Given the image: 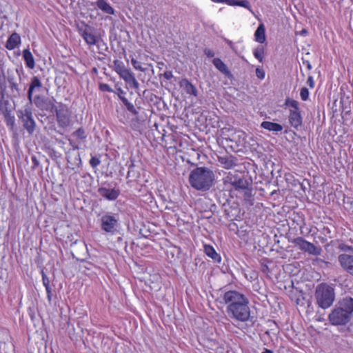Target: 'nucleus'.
I'll return each mask as SVG.
<instances>
[{"instance_id":"nucleus-30","label":"nucleus","mask_w":353,"mask_h":353,"mask_svg":"<svg viewBox=\"0 0 353 353\" xmlns=\"http://www.w3.org/2000/svg\"><path fill=\"white\" fill-rule=\"evenodd\" d=\"M119 99L121 100L123 103L125 105L127 110L134 114H137V111L134 105L130 103L125 97L119 96Z\"/></svg>"},{"instance_id":"nucleus-20","label":"nucleus","mask_w":353,"mask_h":353,"mask_svg":"<svg viewBox=\"0 0 353 353\" xmlns=\"http://www.w3.org/2000/svg\"><path fill=\"white\" fill-rule=\"evenodd\" d=\"M254 39L259 43H263L265 41V28L263 23L259 24L254 32Z\"/></svg>"},{"instance_id":"nucleus-1","label":"nucleus","mask_w":353,"mask_h":353,"mask_svg":"<svg viewBox=\"0 0 353 353\" xmlns=\"http://www.w3.org/2000/svg\"><path fill=\"white\" fill-rule=\"evenodd\" d=\"M214 181V172L205 167H199L192 170L189 176V183L191 186L200 191L210 190Z\"/></svg>"},{"instance_id":"nucleus-46","label":"nucleus","mask_w":353,"mask_h":353,"mask_svg":"<svg viewBox=\"0 0 353 353\" xmlns=\"http://www.w3.org/2000/svg\"><path fill=\"white\" fill-rule=\"evenodd\" d=\"M300 34H301V35H305V34H307V31H306V30H305V29L302 30L300 32Z\"/></svg>"},{"instance_id":"nucleus-31","label":"nucleus","mask_w":353,"mask_h":353,"mask_svg":"<svg viewBox=\"0 0 353 353\" xmlns=\"http://www.w3.org/2000/svg\"><path fill=\"white\" fill-rule=\"evenodd\" d=\"M254 56L258 59L261 63L263 62V57H264V50L263 48L260 46L257 47L254 50Z\"/></svg>"},{"instance_id":"nucleus-38","label":"nucleus","mask_w":353,"mask_h":353,"mask_svg":"<svg viewBox=\"0 0 353 353\" xmlns=\"http://www.w3.org/2000/svg\"><path fill=\"white\" fill-rule=\"evenodd\" d=\"M42 281L44 286L50 285V281L47 276L42 272Z\"/></svg>"},{"instance_id":"nucleus-4","label":"nucleus","mask_w":353,"mask_h":353,"mask_svg":"<svg viewBox=\"0 0 353 353\" xmlns=\"http://www.w3.org/2000/svg\"><path fill=\"white\" fill-rule=\"evenodd\" d=\"M285 105L289 108V121L291 125L298 128L302 123V117L299 107V102L288 98L285 99Z\"/></svg>"},{"instance_id":"nucleus-18","label":"nucleus","mask_w":353,"mask_h":353,"mask_svg":"<svg viewBox=\"0 0 353 353\" xmlns=\"http://www.w3.org/2000/svg\"><path fill=\"white\" fill-rule=\"evenodd\" d=\"M203 251L205 254L211 258L214 262L220 263L221 261V256L216 252L214 248L210 245L205 244L203 245Z\"/></svg>"},{"instance_id":"nucleus-35","label":"nucleus","mask_w":353,"mask_h":353,"mask_svg":"<svg viewBox=\"0 0 353 353\" xmlns=\"http://www.w3.org/2000/svg\"><path fill=\"white\" fill-rule=\"evenodd\" d=\"M256 75L259 79H263L265 76V71L261 68H257L256 69Z\"/></svg>"},{"instance_id":"nucleus-26","label":"nucleus","mask_w":353,"mask_h":353,"mask_svg":"<svg viewBox=\"0 0 353 353\" xmlns=\"http://www.w3.org/2000/svg\"><path fill=\"white\" fill-rule=\"evenodd\" d=\"M97 6L99 9H101L106 14H114V9L112 8V6L109 3L103 0H99V1L97 2Z\"/></svg>"},{"instance_id":"nucleus-2","label":"nucleus","mask_w":353,"mask_h":353,"mask_svg":"<svg viewBox=\"0 0 353 353\" xmlns=\"http://www.w3.org/2000/svg\"><path fill=\"white\" fill-rule=\"evenodd\" d=\"M315 297L318 305L323 308L330 307L335 299L334 288L327 284H320L315 292Z\"/></svg>"},{"instance_id":"nucleus-14","label":"nucleus","mask_w":353,"mask_h":353,"mask_svg":"<svg viewBox=\"0 0 353 353\" xmlns=\"http://www.w3.org/2000/svg\"><path fill=\"white\" fill-rule=\"evenodd\" d=\"M100 194L110 201H113L117 199L119 195V190L118 189H108L102 188L99 190Z\"/></svg>"},{"instance_id":"nucleus-12","label":"nucleus","mask_w":353,"mask_h":353,"mask_svg":"<svg viewBox=\"0 0 353 353\" xmlns=\"http://www.w3.org/2000/svg\"><path fill=\"white\" fill-rule=\"evenodd\" d=\"M127 83L130 84V86L137 89L139 88V83L137 81L134 74L127 68L124 72L119 75Z\"/></svg>"},{"instance_id":"nucleus-25","label":"nucleus","mask_w":353,"mask_h":353,"mask_svg":"<svg viewBox=\"0 0 353 353\" xmlns=\"http://www.w3.org/2000/svg\"><path fill=\"white\" fill-rule=\"evenodd\" d=\"M225 3L230 6H238L245 8H250V3L247 0H225Z\"/></svg>"},{"instance_id":"nucleus-23","label":"nucleus","mask_w":353,"mask_h":353,"mask_svg":"<svg viewBox=\"0 0 353 353\" xmlns=\"http://www.w3.org/2000/svg\"><path fill=\"white\" fill-rule=\"evenodd\" d=\"M219 162L225 169H231L236 165L234 159L231 157H220Z\"/></svg>"},{"instance_id":"nucleus-21","label":"nucleus","mask_w":353,"mask_h":353,"mask_svg":"<svg viewBox=\"0 0 353 353\" xmlns=\"http://www.w3.org/2000/svg\"><path fill=\"white\" fill-rule=\"evenodd\" d=\"M42 86L41 82L37 77H34L31 80V83L28 92V97L30 101H32V92Z\"/></svg>"},{"instance_id":"nucleus-47","label":"nucleus","mask_w":353,"mask_h":353,"mask_svg":"<svg viewBox=\"0 0 353 353\" xmlns=\"http://www.w3.org/2000/svg\"><path fill=\"white\" fill-rule=\"evenodd\" d=\"M119 96L123 97V94H124V92L121 89H119Z\"/></svg>"},{"instance_id":"nucleus-44","label":"nucleus","mask_w":353,"mask_h":353,"mask_svg":"<svg viewBox=\"0 0 353 353\" xmlns=\"http://www.w3.org/2000/svg\"><path fill=\"white\" fill-rule=\"evenodd\" d=\"M211 1L214 3H225V0H211Z\"/></svg>"},{"instance_id":"nucleus-27","label":"nucleus","mask_w":353,"mask_h":353,"mask_svg":"<svg viewBox=\"0 0 353 353\" xmlns=\"http://www.w3.org/2000/svg\"><path fill=\"white\" fill-rule=\"evenodd\" d=\"M57 121L61 126L65 127L69 125L70 119L67 114L63 112H57Z\"/></svg>"},{"instance_id":"nucleus-9","label":"nucleus","mask_w":353,"mask_h":353,"mask_svg":"<svg viewBox=\"0 0 353 353\" xmlns=\"http://www.w3.org/2000/svg\"><path fill=\"white\" fill-rule=\"evenodd\" d=\"M328 318L333 325H345L349 321L350 316L339 306L332 310Z\"/></svg>"},{"instance_id":"nucleus-17","label":"nucleus","mask_w":353,"mask_h":353,"mask_svg":"<svg viewBox=\"0 0 353 353\" xmlns=\"http://www.w3.org/2000/svg\"><path fill=\"white\" fill-rule=\"evenodd\" d=\"M21 43V37L19 34L14 32L8 39L6 48L9 50H14Z\"/></svg>"},{"instance_id":"nucleus-10","label":"nucleus","mask_w":353,"mask_h":353,"mask_svg":"<svg viewBox=\"0 0 353 353\" xmlns=\"http://www.w3.org/2000/svg\"><path fill=\"white\" fill-rule=\"evenodd\" d=\"M225 182L230 183L236 190H246L248 187V183L245 179L238 178L231 173L226 176Z\"/></svg>"},{"instance_id":"nucleus-22","label":"nucleus","mask_w":353,"mask_h":353,"mask_svg":"<svg viewBox=\"0 0 353 353\" xmlns=\"http://www.w3.org/2000/svg\"><path fill=\"white\" fill-rule=\"evenodd\" d=\"M23 57L26 66L30 69H33L35 66L34 59L31 52L28 49H26L23 51Z\"/></svg>"},{"instance_id":"nucleus-15","label":"nucleus","mask_w":353,"mask_h":353,"mask_svg":"<svg viewBox=\"0 0 353 353\" xmlns=\"http://www.w3.org/2000/svg\"><path fill=\"white\" fill-rule=\"evenodd\" d=\"M339 306L351 316L353 313V299L351 297L343 298L339 303Z\"/></svg>"},{"instance_id":"nucleus-36","label":"nucleus","mask_w":353,"mask_h":353,"mask_svg":"<svg viewBox=\"0 0 353 353\" xmlns=\"http://www.w3.org/2000/svg\"><path fill=\"white\" fill-rule=\"evenodd\" d=\"M339 249L342 251H353V248L351 246L341 243L339 246Z\"/></svg>"},{"instance_id":"nucleus-34","label":"nucleus","mask_w":353,"mask_h":353,"mask_svg":"<svg viewBox=\"0 0 353 353\" xmlns=\"http://www.w3.org/2000/svg\"><path fill=\"white\" fill-rule=\"evenodd\" d=\"M74 136H75L76 137H77L79 139H83L86 137L85 131L81 128H79L77 130H76L74 132Z\"/></svg>"},{"instance_id":"nucleus-43","label":"nucleus","mask_w":353,"mask_h":353,"mask_svg":"<svg viewBox=\"0 0 353 353\" xmlns=\"http://www.w3.org/2000/svg\"><path fill=\"white\" fill-rule=\"evenodd\" d=\"M47 294H51V288L50 285L45 286Z\"/></svg>"},{"instance_id":"nucleus-16","label":"nucleus","mask_w":353,"mask_h":353,"mask_svg":"<svg viewBox=\"0 0 353 353\" xmlns=\"http://www.w3.org/2000/svg\"><path fill=\"white\" fill-rule=\"evenodd\" d=\"M81 35L88 45L94 46L97 44L98 38L90 30L85 29L82 30Z\"/></svg>"},{"instance_id":"nucleus-29","label":"nucleus","mask_w":353,"mask_h":353,"mask_svg":"<svg viewBox=\"0 0 353 353\" xmlns=\"http://www.w3.org/2000/svg\"><path fill=\"white\" fill-rule=\"evenodd\" d=\"M114 71L120 75L124 70H127V68L124 65L123 62L120 60H114L113 62Z\"/></svg>"},{"instance_id":"nucleus-45","label":"nucleus","mask_w":353,"mask_h":353,"mask_svg":"<svg viewBox=\"0 0 353 353\" xmlns=\"http://www.w3.org/2000/svg\"><path fill=\"white\" fill-rule=\"evenodd\" d=\"M262 353H273V352L268 349H264Z\"/></svg>"},{"instance_id":"nucleus-39","label":"nucleus","mask_w":353,"mask_h":353,"mask_svg":"<svg viewBox=\"0 0 353 353\" xmlns=\"http://www.w3.org/2000/svg\"><path fill=\"white\" fill-rule=\"evenodd\" d=\"M100 161L96 158H92L90 160V164L92 167H96L99 164Z\"/></svg>"},{"instance_id":"nucleus-28","label":"nucleus","mask_w":353,"mask_h":353,"mask_svg":"<svg viewBox=\"0 0 353 353\" xmlns=\"http://www.w3.org/2000/svg\"><path fill=\"white\" fill-rule=\"evenodd\" d=\"M213 64L222 73L227 74L228 72V67L221 59H214Z\"/></svg>"},{"instance_id":"nucleus-33","label":"nucleus","mask_w":353,"mask_h":353,"mask_svg":"<svg viewBox=\"0 0 353 353\" xmlns=\"http://www.w3.org/2000/svg\"><path fill=\"white\" fill-rule=\"evenodd\" d=\"M300 97L303 101H307L309 98V91L306 88H302L300 92Z\"/></svg>"},{"instance_id":"nucleus-8","label":"nucleus","mask_w":353,"mask_h":353,"mask_svg":"<svg viewBox=\"0 0 353 353\" xmlns=\"http://www.w3.org/2000/svg\"><path fill=\"white\" fill-rule=\"evenodd\" d=\"M294 244L302 251L309 253L314 256L321 254V248L314 245L313 243L307 241L302 237L296 238L294 241Z\"/></svg>"},{"instance_id":"nucleus-48","label":"nucleus","mask_w":353,"mask_h":353,"mask_svg":"<svg viewBox=\"0 0 353 353\" xmlns=\"http://www.w3.org/2000/svg\"><path fill=\"white\" fill-rule=\"evenodd\" d=\"M50 294H48V299H49V300H50V299H51V296H50Z\"/></svg>"},{"instance_id":"nucleus-3","label":"nucleus","mask_w":353,"mask_h":353,"mask_svg":"<svg viewBox=\"0 0 353 353\" xmlns=\"http://www.w3.org/2000/svg\"><path fill=\"white\" fill-rule=\"evenodd\" d=\"M101 230L108 234H114L119 228V214L108 212L103 214L100 219Z\"/></svg>"},{"instance_id":"nucleus-11","label":"nucleus","mask_w":353,"mask_h":353,"mask_svg":"<svg viewBox=\"0 0 353 353\" xmlns=\"http://www.w3.org/2000/svg\"><path fill=\"white\" fill-rule=\"evenodd\" d=\"M338 259L341 266L353 275V255L342 254L339 256Z\"/></svg>"},{"instance_id":"nucleus-7","label":"nucleus","mask_w":353,"mask_h":353,"mask_svg":"<svg viewBox=\"0 0 353 353\" xmlns=\"http://www.w3.org/2000/svg\"><path fill=\"white\" fill-rule=\"evenodd\" d=\"M223 300L227 305V310L243 303H249L248 299L244 294L235 290L226 292L223 295Z\"/></svg>"},{"instance_id":"nucleus-40","label":"nucleus","mask_w":353,"mask_h":353,"mask_svg":"<svg viewBox=\"0 0 353 353\" xmlns=\"http://www.w3.org/2000/svg\"><path fill=\"white\" fill-rule=\"evenodd\" d=\"M205 54L208 56V57H213L214 56V52H212L211 50H206L205 51Z\"/></svg>"},{"instance_id":"nucleus-19","label":"nucleus","mask_w":353,"mask_h":353,"mask_svg":"<svg viewBox=\"0 0 353 353\" xmlns=\"http://www.w3.org/2000/svg\"><path fill=\"white\" fill-rule=\"evenodd\" d=\"M261 127L270 132H278L283 130V126L279 123L270 121H263Z\"/></svg>"},{"instance_id":"nucleus-42","label":"nucleus","mask_w":353,"mask_h":353,"mask_svg":"<svg viewBox=\"0 0 353 353\" xmlns=\"http://www.w3.org/2000/svg\"><path fill=\"white\" fill-rule=\"evenodd\" d=\"M236 134H237V136H238L239 137H243H243H244V136H245L244 132H242V131H238V132H236Z\"/></svg>"},{"instance_id":"nucleus-13","label":"nucleus","mask_w":353,"mask_h":353,"mask_svg":"<svg viewBox=\"0 0 353 353\" xmlns=\"http://www.w3.org/2000/svg\"><path fill=\"white\" fill-rule=\"evenodd\" d=\"M179 86L184 92L189 95L197 96V90L195 86L188 79H183L179 82Z\"/></svg>"},{"instance_id":"nucleus-6","label":"nucleus","mask_w":353,"mask_h":353,"mask_svg":"<svg viewBox=\"0 0 353 353\" xmlns=\"http://www.w3.org/2000/svg\"><path fill=\"white\" fill-rule=\"evenodd\" d=\"M17 116L23 123V127L32 134L35 128V122L32 118V112L30 105H27L17 111Z\"/></svg>"},{"instance_id":"nucleus-41","label":"nucleus","mask_w":353,"mask_h":353,"mask_svg":"<svg viewBox=\"0 0 353 353\" xmlns=\"http://www.w3.org/2000/svg\"><path fill=\"white\" fill-rule=\"evenodd\" d=\"M307 82L309 83V85L311 87V88H313L314 86V81H313V79L311 77H310L307 79Z\"/></svg>"},{"instance_id":"nucleus-32","label":"nucleus","mask_w":353,"mask_h":353,"mask_svg":"<svg viewBox=\"0 0 353 353\" xmlns=\"http://www.w3.org/2000/svg\"><path fill=\"white\" fill-rule=\"evenodd\" d=\"M131 63H132V66L134 67V68L136 69L137 70H139L141 72L145 71V68H143L142 67L141 62L138 61L135 59L132 58L131 59Z\"/></svg>"},{"instance_id":"nucleus-24","label":"nucleus","mask_w":353,"mask_h":353,"mask_svg":"<svg viewBox=\"0 0 353 353\" xmlns=\"http://www.w3.org/2000/svg\"><path fill=\"white\" fill-rule=\"evenodd\" d=\"M5 121L6 125L12 130L15 125V118L13 114L8 110H6L3 112Z\"/></svg>"},{"instance_id":"nucleus-37","label":"nucleus","mask_w":353,"mask_h":353,"mask_svg":"<svg viewBox=\"0 0 353 353\" xmlns=\"http://www.w3.org/2000/svg\"><path fill=\"white\" fill-rule=\"evenodd\" d=\"M100 89L102 90V91H107V92H112V89L109 86V85L108 84H101L100 85Z\"/></svg>"},{"instance_id":"nucleus-5","label":"nucleus","mask_w":353,"mask_h":353,"mask_svg":"<svg viewBox=\"0 0 353 353\" xmlns=\"http://www.w3.org/2000/svg\"><path fill=\"white\" fill-rule=\"evenodd\" d=\"M248 305L249 303H243L227 310V312L230 317L238 321L246 322L250 317V309Z\"/></svg>"}]
</instances>
